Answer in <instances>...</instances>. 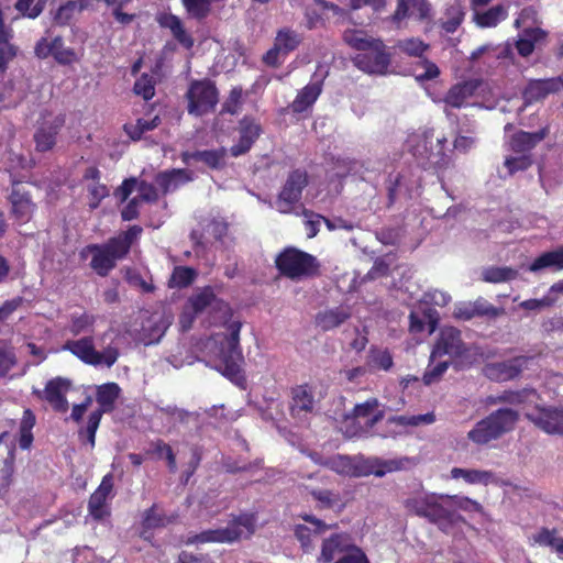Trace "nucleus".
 <instances>
[{"mask_svg":"<svg viewBox=\"0 0 563 563\" xmlns=\"http://www.w3.org/2000/svg\"><path fill=\"white\" fill-rule=\"evenodd\" d=\"M518 420V411L511 408H500L478 421L468 431L467 438L477 445H485L514 430Z\"/></svg>","mask_w":563,"mask_h":563,"instance_id":"f03ea898","label":"nucleus"},{"mask_svg":"<svg viewBox=\"0 0 563 563\" xmlns=\"http://www.w3.org/2000/svg\"><path fill=\"white\" fill-rule=\"evenodd\" d=\"M526 418L548 434L563 435V408L537 407Z\"/></svg>","mask_w":563,"mask_h":563,"instance_id":"9b49d317","label":"nucleus"},{"mask_svg":"<svg viewBox=\"0 0 563 563\" xmlns=\"http://www.w3.org/2000/svg\"><path fill=\"white\" fill-rule=\"evenodd\" d=\"M308 185V175L305 170L296 169L289 174L283 186L276 206L278 211L288 213L292 209V205L301 198L303 188Z\"/></svg>","mask_w":563,"mask_h":563,"instance_id":"1a4fd4ad","label":"nucleus"},{"mask_svg":"<svg viewBox=\"0 0 563 563\" xmlns=\"http://www.w3.org/2000/svg\"><path fill=\"white\" fill-rule=\"evenodd\" d=\"M239 131L240 140L230 148L232 156L235 157L249 152L253 143L260 136L262 129L254 119L245 117L240 121Z\"/></svg>","mask_w":563,"mask_h":563,"instance_id":"412c9836","label":"nucleus"},{"mask_svg":"<svg viewBox=\"0 0 563 563\" xmlns=\"http://www.w3.org/2000/svg\"><path fill=\"white\" fill-rule=\"evenodd\" d=\"M35 424V416L30 409H25L20 423V448L27 450L33 442L32 429Z\"/></svg>","mask_w":563,"mask_h":563,"instance_id":"37998d69","label":"nucleus"},{"mask_svg":"<svg viewBox=\"0 0 563 563\" xmlns=\"http://www.w3.org/2000/svg\"><path fill=\"white\" fill-rule=\"evenodd\" d=\"M19 47L13 43L12 29L0 32V70L4 73L9 64L18 56Z\"/></svg>","mask_w":563,"mask_h":563,"instance_id":"72a5a7b5","label":"nucleus"},{"mask_svg":"<svg viewBox=\"0 0 563 563\" xmlns=\"http://www.w3.org/2000/svg\"><path fill=\"white\" fill-rule=\"evenodd\" d=\"M352 317V309L350 306L341 305L338 307L327 308L319 311L314 316V324L322 331H330L339 328Z\"/></svg>","mask_w":563,"mask_h":563,"instance_id":"aec40b11","label":"nucleus"},{"mask_svg":"<svg viewBox=\"0 0 563 563\" xmlns=\"http://www.w3.org/2000/svg\"><path fill=\"white\" fill-rule=\"evenodd\" d=\"M545 268H551L554 271L563 269V246L541 254L529 266V271L533 273Z\"/></svg>","mask_w":563,"mask_h":563,"instance_id":"473e14b6","label":"nucleus"},{"mask_svg":"<svg viewBox=\"0 0 563 563\" xmlns=\"http://www.w3.org/2000/svg\"><path fill=\"white\" fill-rule=\"evenodd\" d=\"M192 173L187 169H170L158 173L155 177V183L161 188L164 195L176 190L179 186L190 181Z\"/></svg>","mask_w":563,"mask_h":563,"instance_id":"bb28decb","label":"nucleus"},{"mask_svg":"<svg viewBox=\"0 0 563 563\" xmlns=\"http://www.w3.org/2000/svg\"><path fill=\"white\" fill-rule=\"evenodd\" d=\"M410 464L408 457L383 460L379 457H354V477L375 475L383 477L387 473L401 471Z\"/></svg>","mask_w":563,"mask_h":563,"instance_id":"6e6552de","label":"nucleus"},{"mask_svg":"<svg viewBox=\"0 0 563 563\" xmlns=\"http://www.w3.org/2000/svg\"><path fill=\"white\" fill-rule=\"evenodd\" d=\"M186 97L188 99V112L197 117L213 110L218 103V90L210 80L191 82Z\"/></svg>","mask_w":563,"mask_h":563,"instance_id":"0eeeda50","label":"nucleus"},{"mask_svg":"<svg viewBox=\"0 0 563 563\" xmlns=\"http://www.w3.org/2000/svg\"><path fill=\"white\" fill-rule=\"evenodd\" d=\"M196 276L197 272L194 268L178 266L175 267L168 283L170 287L184 288L189 286Z\"/></svg>","mask_w":563,"mask_h":563,"instance_id":"49530a36","label":"nucleus"},{"mask_svg":"<svg viewBox=\"0 0 563 563\" xmlns=\"http://www.w3.org/2000/svg\"><path fill=\"white\" fill-rule=\"evenodd\" d=\"M440 498L442 500L448 501L451 509L459 508L463 510H471V509H478L479 505L467 498V497H457V496H450V495H440Z\"/></svg>","mask_w":563,"mask_h":563,"instance_id":"052dcab7","label":"nucleus"},{"mask_svg":"<svg viewBox=\"0 0 563 563\" xmlns=\"http://www.w3.org/2000/svg\"><path fill=\"white\" fill-rule=\"evenodd\" d=\"M560 536L558 534L556 530H550L547 528H542L537 533L532 536V540L542 545V547H549L553 551L560 540Z\"/></svg>","mask_w":563,"mask_h":563,"instance_id":"13d9d810","label":"nucleus"},{"mask_svg":"<svg viewBox=\"0 0 563 563\" xmlns=\"http://www.w3.org/2000/svg\"><path fill=\"white\" fill-rule=\"evenodd\" d=\"M468 349L461 336V331L453 327L441 329L439 339L434 344L431 358L448 355L451 358L462 357Z\"/></svg>","mask_w":563,"mask_h":563,"instance_id":"9d476101","label":"nucleus"},{"mask_svg":"<svg viewBox=\"0 0 563 563\" xmlns=\"http://www.w3.org/2000/svg\"><path fill=\"white\" fill-rule=\"evenodd\" d=\"M12 211L16 219L22 222H27L34 211V203L29 194L22 191L20 188H14L11 194Z\"/></svg>","mask_w":563,"mask_h":563,"instance_id":"2f4dec72","label":"nucleus"},{"mask_svg":"<svg viewBox=\"0 0 563 563\" xmlns=\"http://www.w3.org/2000/svg\"><path fill=\"white\" fill-rule=\"evenodd\" d=\"M188 14L197 20H202L210 13V0H183Z\"/></svg>","mask_w":563,"mask_h":563,"instance_id":"603ef678","label":"nucleus"},{"mask_svg":"<svg viewBox=\"0 0 563 563\" xmlns=\"http://www.w3.org/2000/svg\"><path fill=\"white\" fill-rule=\"evenodd\" d=\"M64 351H69L81 362L92 365L111 367L119 358V349L112 345L107 346L99 352L95 349L93 339L85 336L78 340H68L63 345Z\"/></svg>","mask_w":563,"mask_h":563,"instance_id":"39448f33","label":"nucleus"},{"mask_svg":"<svg viewBox=\"0 0 563 563\" xmlns=\"http://www.w3.org/2000/svg\"><path fill=\"white\" fill-rule=\"evenodd\" d=\"M224 150L220 151H197L194 152L192 157L196 161H201L211 168H219L223 164Z\"/></svg>","mask_w":563,"mask_h":563,"instance_id":"864d4df0","label":"nucleus"},{"mask_svg":"<svg viewBox=\"0 0 563 563\" xmlns=\"http://www.w3.org/2000/svg\"><path fill=\"white\" fill-rule=\"evenodd\" d=\"M321 92L319 84H312L306 86L296 97L291 103L294 112H302L308 109L318 98Z\"/></svg>","mask_w":563,"mask_h":563,"instance_id":"58836bf2","label":"nucleus"},{"mask_svg":"<svg viewBox=\"0 0 563 563\" xmlns=\"http://www.w3.org/2000/svg\"><path fill=\"white\" fill-rule=\"evenodd\" d=\"M87 8L86 0L68 1L60 5L54 14V22L58 25H67L75 13H80Z\"/></svg>","mask_w":563,"mask_h":563,"instance_id":"4c0bfd02","label":"nucleus"},{"mask_svg":"<svg viewBox=\"0 0 563 563\" xmlns=\"http://www.w3.org/2000/svg\"><path fill=\"white\" fill-rule=\"evenodd\" d=\"M52 56L57 63L67 65L75 59V52L71 48L65 47L60 36L52 41Z\"/></svg>","mask_w":563,"mask_h":563,"instance_id":"8fccbe9b","label":"nucleus"},{"mask_svg":"<svg viewBox=\"0 0 563 563\" xmlns=\"http://www.w3.org/2000/svg\"><path fill=\"white\" fill-rule=\"evenodd\" d=\"M46 0H18L15 9L30 19L37 18L45 8Z\"/></svg>","mask_w":563,"mask_h":563,"instance_id":"de8ad7c7","label":"nucleus"},{"mask_svg":"<svg viewBox=\"0 0 563 563\" xmlns=\"http://www.w3.org/2000/svg\"><path fill=\"white\" fill-rule=\"evenodd\" d=\"M351 538L346 533H335L324 539L321 547V553L318 558L319 563H330L338 553L352 550Z\"/></svg>","mask_w":563,"mask_h":563,"instance_id":"393cba45","label":"nucleus"},{"mask_svg":"<svg viewBox=\"0 0 563 563\" xmlns=\"http://www.w3.org/2000/svg\"><path fill=\"white\" fill-rule=\"evenodd\" d=\"M426 518L444 532H448L462 519L454 509L450 508L448 501L442 500L440 496L435 495L430 504Z\"/></svg>","mask_w":563,"mask_h":563,"instance_id":"2eb2a0df","label":"nucleus"},{"mask_svg":"<svg viewBox=\"0 0 563 563\" xmlns=\"http://www.w3.org/2000/svg\"><path fill=\"white\" fill-rule=\"evenodd\" d=\"M344 41L353 48L363 52H367L374 47H385L380 40L367 36L361 31H351L344 34Z\"/></svg>","mask_w":563,"mask_h":563,"instance_id":"e433bc0d","label":"nucleus"},{"mask_svg":"<svg viewBox=\"0 0 563 563\" xmlns=\"http://www.w3.org/2000/svg\"><path fill=\"white\" fill-rule=\"evenodd\" d=\"M154 451L159 457H165L168 464V468L172 473L177 471L176 457L169 444L162 440H157L154 443Z\"/></svg>","mask_w":563,"mask_h":563,"instance_id":"bf43d9fd","label":"nucleus"},{"mask_svg":"<svg viewBox=\"0 0 563 563\" xmlns=\"http://www.w3.org/2000/svg\"><path fill=\"white\" fill-rule=\"evenodd\" d=\"M476 317L496 318L504 313L503 308H496L483 299L472 302Z\"/></svg>","mask_w":563,"mask_h":563,"instance_id":"680f3d73","label":"nucleus"},{"mask_svg":"<svg viewBox=\"0 0 563 563\" xmlns=\"http://www.w3.org/2000/svg\"><path fill=\"white\" fill-rule=\"evenodd\" d=\"M452 478H464L470 484L483 483L488 484L494 474L489 471H479V470H465L460 467H454L451 471Z\"/></svg>","mask_w":563,"mask_h":563,"instance_id":"a19ab883","label":"nucleus"},{"mask_svg":"<svg viewBox=\"0 0 563 563\" xmlns=\"http://www.w3.org/2000/svg\"><path fill=\"white\" fill-rule=\"evenodd\" d=\"M302 519L309 522L310 526L297 525L295 526L294 533L300 542L301 548L305 551H310L313 549V539L324 533L327 530L332 528V526L327 525L322 520L310 515H305Z\"/></svg>","mask_w":563,"mask_h":563,"instance_id":"6ab92c4d","label":"nucleus"},{"mask_svg":"<svg viewBox=\"0 0 563 563\" xmlns=\"http://www.w3.org/2000/svg\"><path fill=\"white\" fill-rule=\"evenodd\" d=\"M380 406L377 398H371L366 400L365 402L355 405L353 411L346 416V420L349 419H358V418H366L369 417L372 413L378 409Z\"/></svg>","mask_w":563,"mask_h":563,"instance_id":"6e6d98bb","label":"nucleus"},{"mask_svg":"<svg viewBox=\"0 0 563 563\" xmlns=\"http://www.w3.org/2000/svg\"><path fill=\"white\" fill-rule=\"evenodd\" d=\"M241 323L233 321L228 327V334L221 341L219 349V371L231 380L240 378V364L243 355L239 345Z\"/></svg>","mask_w":563,"mask_h":563,"instance_id":"20e7f679","label":"nucleus"},{"mask_svg":"<svg viewBox=\"0 0 563 563\" xmlns=\"http://www.w3.org/2000/svg\"><path fill=\"white\" fill-rule=\"evenodd\" d=\"M548 134V128H543L533 133L519 131L511 136L510 148L515 153L526 155V153L530 152L532 148L537 146V144L543 141Z\"/></svg>","mask_w":563,"mask_h":563,"instance_id":"a878e982","label":"nucleus"},{"mask_svg":"<svg viewBox=\"0 0 563 563\" xmlns=\"http://www.w3.org/2000/svg\"><path fill=\"white\" fill-rule=\"evenodd\" d=\"M119 394L120 387L115 383H108L100 386L97 390V402L100 405V408L93 412H100L102 416L104 412L112 411Z\"/></svg>","mask_w":563,"mask_h":563,"instance_id":"c9c22d12","label":"nucleus"},{"mask_svg":"<svg viewBox=\"0 0 563 563\" xmlns=\"http://www.w3.org/2000/svg\"><path fill=\"white\" fill-rule=\"evenodd\" d=\"M301 214L305 217V228L307 231V236L309 239L314 238L320 229V225L324 223V217L308 209H302Z\"/></svg>","mask_w":563,"mask_h":563,"instance_id":"5fc2aeb1","label":"nucleus"},{"mask_svg":"<svg viewBox=\"0 0 563 563\" xmlns=\"http://www.w3.org/2000/svg\"><path fill=\"white\" fill-rule=\"evenodd\" d=\"M173 314L167 311H155L150 314L142 322L140 335L143 343L148 345L158 342L173 323Z\"/></svg>","mask_w":563,"mask_h":563,"instance_id":"f8f14e48","label":"nucleus"},{"mask_svg":"<svg viewBox=\"0 0 563 563\" xmlns=\"http://www.w3.org/2000/svg\"><path fill=\"white\" fill-rule=\"evenodd\" d=\"M170 522V519L164 515L157 505H153L145 510L142 526L145 530L163 528Z\"/></svg>","mask_w":563,"mask_h":563,"instance_id":"c03bdc74","label":"nucleus"},{"mask_svg":"<svg viewBox=\"0 0 563 563\" xmlns=\"http://www.w3.org/2000/svg\"><path fill=\"white\" fill-rule=\"evenodd\" d=\"M493 0H471L473 21L479 27H495L500 21L507 18V9L503 4L494 5L487 10L484 7Z\"/></svg>","mask_w":563,"mask_h":563,"instance_id":"dca6fc26","label":"nucleus"},{"mask_svg":"<svg viewBox=\"0 0 563 563\" xmlns=\"http://www.w3.org/2000/svg\"><path fill=\"white\" fill-rule=\"evenodd\" d=\"M353 60L358 69L374 75H385L390 65V56L385 52V47H374L358 53Z\"/></svg>","mask_w":563,"mask_h":563,"instance_id":"4468645a","label":"nucleus"},{"mask_svg":"<svg viewBox=\"0 0 563 563\" xmlns=\"http://www.w3.org/2000/svg\"><path fill=\"white\" fill-rule=\"evenodd\" d=\"M300 42V35L295 31L290 30L279 31L275 38L277 49L283 52L284 54L294 51L299 45Z\"/></svg>","mask_w":563,"mask_h":563,"instance_id":"a18cd8bd","label":"nucleus"},{"mask_svg":"<svg viewBox=\"0 0 563 563\" xmlns=\"http://www.w3.org/2000/svg\"><path fill=\"white\" fill-rule=\"evenodd\" d=\"M531 157L523 154L519 157H508L505 161V166L508 168L510 175L519 170H526L531 166Z\"/></svg>","mask_w":563,"mask_h":563,"instance_id":"69168bd1","label":"nucleus"},{"mask_svg":"<svg viewBox=\"0 0 563 563\" xmlns=\"http://www.w3.org/2000/svg\"><path fill=\"white\" fill-rule=\"evenodd\" d=\"M478 86L479 82L477 80H468L454 85L450 88L444 98L445 104L452 108H461L465 101L475 93Z\"/></svg>","mask_w":563,"mask_h":563,"instance_id":"c756f323","label":"nucleus"},{"mask_svg":"<svg viewBox=\"0 0 563 563\" xmlns=\"http://www.w3.org/2000/svg\"><path fill=\"white\" fill-rule=\"evenodd\" d=\"M335 563H369V561L360 548L353 547L349 553L341 556Z\"/></svg>","mask_w":563,"mask_h":563,"instance_id":"774afa93","label":"nucleus"},{"mask_svg":"<svg viewBox=\"0 0 563 563\" xmlns=\"http://www.w3.org/2000/svg\"><path fill=\"white\" fill-rule=\"evenodd\" d=\"M159 24L163 27L170 30L173 36L186 48H191L194 45L192 37L186 32L180 19L174 14H166L159 19Z\"/></svg>","mask_w":563,"mask_h":563,"instance_id":"f704fd0d","label":"nucleus"},{"mask_svg":"<svg viewBox=\"0 0 563 563\" xmlns=\"http://www.w3.org/2000/svg\"><path fill=\"white\" fill-rule=\"evenodd\" d=\"M18 360L13 347L0 349V378L5 377L8 373L16 365Z\"/></svg>","mask_w":563,"mask_h":563,"instance_id":"4d7b16f0","label":"nucleus"},{"mask_svg":"<svg viewBox=\"0 0 563 563\" xmlns=\"http://www.w3.org/2000/svg\"><path fill=\"white\" fill-rule=\"evenodd\" d=\"M547 32L540 27H526L516 41V48L520 56L528 57L534 51V45L547 37Z\"/></svg>","mask_w":563,"mask_h":563,"instance_id":"7c9ffc66","label":"nucleus"},{"mask_svg":"<svg viewBox=\"0 0 563 563\" xmlns=\"http://www.w3.org/2000/svg\"><path fill=\"white\" fill-rule=\"evenodd\" d=\"M243 529H246L245 537H250L254 532V522L252 517L241 516L228 527L202 531L201 533L189 538L187 542H234L244 537Z\"/></svg>","mask_w":563,"mask_h":563,"instance_id":"423d86ee","label":"nucleus"},{"mask_svg":"<svg viewBox=\"0 0 563 563\" xmlns=\"http://www.w3.org/2000/svg\"><path fill=\"white\" fill-rule=\"evenodd\" d=\"M314 399L307 386H297L291 390L290 411L292 417L300 418L302 415L312 412Z\"/></svg>","mask_w":563,"mask_h":563,"instance_id":"c85d7f7f","label":"nucleus"},{"mask_svg":"<svg viewBox=\"0 0 563 563\" xmlns=\"http://www.w3.org/2000/svg\"><path fill=\"white\" fill-rule=\"evenodd\" d=\"M275 263L280 274L292 280L309 278L318 275L319 272L317 258L295 247L282 252Z\"/></svg>","mask_w":563,"mask_h":563,"instance_id":"7ed1b4c3","label":"nucleus"},{"mask_svg":"<svg viewBox=\"0 0 563 563\" xmlns=\"http://www.w3.org/2000/svg\"><path fill=\"white\" fill-rule=\"evenodd\" d=\"M139 195L135 198H139V201L145 202H156L158 200V192L154 185L146 183L144 180H137V189Z\"/></svg>","mask_w":563,"mask_h":563,"instance_id":"0e129e2a","label":"nucleus"},{"mask_svg":"<svg viewBox=\"0 0 563 563\" xmlns=\"http://www.w3.org/2000/svg\"><path fill=\"white\" fill-rule=\"evenodd\" d=\"M395 48L407 56L421 58L430 46L418 37H407L397 41Z\"/></svg>","mask_w":563,"mask_h":563,"instance_id":"ea45409f","label":"nucleus"},{"mask_svg":"<svg viewBox=\"0 0 563 563\" xmlns=\"http://www.w3.org/2000/svg\"><path fill=\"white\" fill-rule=\"evenodd\" d=\"M561 89L559 79H536L530 80L523 90V99L526 104L541 101L551 93H556Z\"/></svg>","mask_w":563,"mask_h":563,"instance_id":"4be33fe9","label":"nucleus"},{"mask_svg":"<svg viewBox=\"0 0 563 563\" xmlns=\"http://www.w3.org/2000/svg\"><path fill=\"white\" fill-rule=\"evenodd\" d=\"M113 488L112 475L108 474L102 478L101 484L89 499V512L95 519H102L108 515L106 500Z\"/></svg>","mask_w":563,"mask_h":563,"instance_id":"b1692460","label":"nucleus"},{"mask_svg":"<svg viewBox=\"0 0 563 563\" xmlns=\"http://www.w3.org/2000/svg\"><path fill=\"white\" fill-rule=\"evenodd\" d=\"M523 401V397L518 391H504L503 394L498 396H490L488 397V404L496 405V404H509V405H517L521 404Z\"/></svg>","mask_w":563,"mask_h":563,"instance_id":"338daca9","label":"nucleus"},{"mask_svg":"<svg viewBox=\"0 0 563 563\" xmlns=\"http://www.w3.org/2000/svg\"><path fill=\"white\" fill-rule=\"evenodd\" d=\"M194 312L202 313L206 310L220 313V319L225 320L229 314L228 305L216 297L210 288H205L200 292L192 295L186 303Z\"/></svg>","mask_w":563,"mask_h":563,"instance_id":"f3484780","label":"nucleus"},{"mask_svg":"<svg viewBox=\"0 0 563 563\" xmlns=\"http://www.w3.org/2000/svg\"><path fill=\"white\" fill-rule=\"evenodd\" d=\"M430 13V4L427 0H398V5L391 20L397 25L408 16L419 20L427 19Z\"/></svg>","mask_w":563,"mask_h":563,"instance_id":"5701e85b","label":"nucleus"},{"mask_svg":"<svg viewBox=\"0 0 563 563\" xmlns=\"http://www.w3.org/2000/svg\"><path fill=\"white\" fill-rule=\"evenodd\" d=\"M64 124L65 119L63 115L44 119L33 135L35 150L42 153L53 150L56 144L57 135Z\"/></svg>","mask_w":563,"mask_h":563,"instance_id":"ddd939ff","label":"nucleus"},{"mask_svg":"<svg viewBox=\"0 0 563 563\" xmlns=\"http://www.w3.org/2000/svg\"><path fill=\"white\" fill-rule=\"evenodd\" d=\"M527 358L515 357L512 360L487 364L484 374L492 380L506 382L517 377L523 369Z\"/></svg>","mask_w":563,"mask_h":563,"instance_id":"a211bd4d","label":"nucleus"},{"mask_svg":"<svg viewBox=\"0 0 563 563\" xmlns=\"http://www.w3.org/2000/svg\"><path fill=\"white\" fill-rule=\"evenodd\" d=\"M142 228L131 227L128 231L119 233L104 244L87 246L92 255L90 266L100 276H107L117 265V261L123 258L130 251L133 242L139 238Z\"/></svg>","mask_w":563,"mask_h":563,"instance_id":"f257e3e1","label":"nucleus"},{"mask_svg":"<svg viewBox=\"0 0 563 563\" xmlns=\"http://www.w3.org/2000/svg\"><path fill=\"white\" fill-rule=\"evenodd\" d=\"M434 495H426L421 497H412L405 501V507L412 514L424 517L429 510L430 504Z\"/></svg>","mask_w":563,"mask_h":563,"instance_id":"3c124183","label":"nucleus"},{"mask_svg":"<svg viewBox=\"0 0 563 563\" xmlns=\"http://www.w3.org/2000/svg\"><path fill=\"white\" fill-rule=\"evenodd\" d=\"M325 465L338 474L354 477V457L338 455L329 460Z\"/></svg>","mask_w":563,"mask_h":563,"instance_id":"09e8293b","label":"nucleus"},{"mask_svg":"<svg viewBox=\"0 0 563 563\" xmlns=\"http://www.w3.org/2000/svg\"><path fill=\"white\" fill-rule=\"evenodd\" d=\"M518 276V272L510 267H487L482 272L483 280L487 283H503L512 280Z\"/></svg>","mask_w":563,"mask_h":563,"instance_id":"79ce46f5","label":"nucleus"},{"mask_svg":"<svg viewBox=\"0 0 563 563\" xmlns=\"http://www.w3.org/2000/svg\"><path fill=\"white\" fill-rule=\"evenodd\" d=\"M69 388V382L63 378H55L47 383L44 394L45 399L53 406L56 411L64 412L68 408L65 393Z\"/></svg>","mask_w":563,"mask_h":563,"instance_id":"cd10ccee","label":"nucleus"},{"mask_svg":"<svg viewBox=\"0 0 563 563\" xmlns=\"http://www.w3.org/2000/svg\"><path fill=\"white\" fill-rule=\"evenodd\" d=\"M134 92L142 96L145 100H150L155 92L154 84L147 75H142L134 84Z\"/></svg>","mask_w":563,"mask_h":563,"instance_id":"e2e57ef3","label":"nucleus"}]
</instances>
